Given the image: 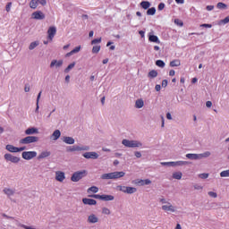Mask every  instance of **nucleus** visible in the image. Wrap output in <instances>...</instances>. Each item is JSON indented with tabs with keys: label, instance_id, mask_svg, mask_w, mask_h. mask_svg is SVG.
I'll return each mask as SVG.
<instances>
[{
	"label": "nucleus",
	"instance_id": "nucleus-1",
	"mask_svg": "<svg viewBox=\"0 0 229 229\" xmlns=\"http://www.w3.org/2000/svg\"><path fill=\"white\" fill-rule=\"evenodd\" d=\"M124 172H112L108 174H103L101 175L102 180H117L119 178H123L124 176Z\"/></svg>",
	"mask_w": 229,
	"mask_h": 229
},
{
	"label": "nucleus",
	"instance_id": "nucleus-2",
	"mask_svg": "<svg viewBox=\"0 0 229 229\" xmlns=\"http://www.w3.org/2000/svg\"><path fill=\"white\" fill-rule=\"evenodd\" d=\"M122 143L126 148H140L142 146V143L137 140H123Z\"/></svg>",
	"mask_w": 229,
	"mask_h": 229
},
{
	"label": "nucleus",
	"instance_id": "nucleus-3",
	"mask_svg": "<svg viewBox=\"0 0 229 229\" xmlns=\"http://www.w3.org/2000/svg\"><path fill=\"white\" fill-rule=\"evenodd\" d=\"M86 175H87L86 170L75 172L72 175L71 180H72V182H80V180H81V178H83Z\"/></svg>",
	"mask_w": 229,
	"mask_h": 229
},
{
	"label": "nucleus",
	"instance_id": "nucleus-4",
	"mask_svg": "<svg viewBox=\"0 0 229 229\" xmlns=\"http://www.w3.org/2000/svg\"><path fill=\"white\" fill-rule=\"evenodd\" d=\"M33 142H38V137L27 136V137L20 140V144H33Z\"/></svg>",
	"mask_w": 229,
	"mask_h": 229
},
{
	"label": "nucleus",
	"instance_id": "nucleus-5",
	"mask_svg": "<svg viewBox=\"0 0 229 229\" xmlns=\"http://www.w3.org/2000/svg\"><path fill=\"white\" fill-rule=\"evenodd\" d=\"M4 158L6 160V162H12L13 164H19V162H21V157L8 153L4 154Z\"/></svg>",
	"mask_w": 229,
	"mask_h": 229
},
{
	"label": "nucleus",
	"instance_id": "nucleus-6",
	"mask_svg": "<svg viewBox=\"0 0 229 229\" xmlns=\"http://www.w3.org/2000/svg\"><path fill=\"white\" fill-rule=\"evenodd\" d=\"M22 158L24 160H31V158H35L37 157V152L36 151H24L21 154Z\"/></svg>",
	"mask_w": 229,
	"mask_h": 229
},
{
	"label": "nucleus",
	"instance_id": "nucleus-7",
	"mask_svg": "<svg viewBox=\"0 0 229 229\" xmlns=\"http://www.w3.org/2000/svg\"><path fill=\"white\" fill-rule=\"evenodd\" d=\"M55 35H56V27L55 26L49 27L47 30V38L49 42H53V39L55 38Z\"/></svg>",
	"mask_w": 229,
	"mask_h": 229
},
{
	"label": "nucleus",
	"instance_id": "nucleus-8",
	"mask_svg": "<svg viewBox=\"0 0 229 229\" xmlns=\"http://www.w3.org/2000/svg\"><path fill=\"white\" fill-rule=\"evenodd\" d=\"M162 210L165 212H176V208L171 202H168L162 206Z\"/></svg>",
	"mask_w": 229,
	"mask_h": 229
},
{
	"label": "nucleus",
	"instance_id": "nucleus-9",
	"mask_svg": "<svg viewBox=\"0 0 229 229\" xmlns=\"http://www.w3.org/2000/svg\"><path fill=\"white\" fill-rule=\"evenodd\" d=\"M32 18L36 19V21H42L46 19V14H44V13L41 11L34 12L32 13Z\"/></svg>",
	"mask_w": 229,
	"mask_h": 229
},
{
	"label": "nucleus",
	"instance_id": "nucleus-10",
	"mask_svg": "<svg viewBox=\"0 0 229 229\" xmlns=\"http://www.w3.org/2000/svg\"><path fill=\"white\" fill-rule=\"evenodd\" d=\"M84 158H91L92 160H96L99 158V155L96 152H86L83 154Z\"/></svg>",
	"mask_w": 229,
	"mask_h": 229
},
{
	"label": "nucleus",
	"instance_id": "nucleus-11",
	"mask_svg": "<svg viewBox=\"0 0 229 229\" xmlns=\"http://www.w3.org/2000/svg\"><path fill=\"white\" fill-rule=\"evenodd\" d=\"M68 151H89V147L72 146L68 148Z\"/></svg>",
	"mask_w": 229,
	"mask_h": 229
},
{
	"label": "nucleus",
	"instance_id": "nucleus-12",
	"mask_svg": "<svg viewBox=\"0 0 229 229\" xmlns=\"http://www.w3.org/2000/svg\"><path fill=\"white\" fill-rule=\"evenodd\" d=\"M55 180L56 182H64V180H65V173L62 172V171H56L55 172Z\"/></svg>",
	"mask_w": 229,
	"mask_h": 229
},
{
	"label": "nucleus",
	"instance_id": "nucleus-13",
	"mask_svg": "<svg viewBox=\"0 0 229 229\" xmlns=\"http://www.w3.org/2000/svg\"><path fill=\"white\" fill-rule=\"evenodd\" d=\"M47 157H51V151L44 150L38 155V160H42V158H47Z\"/></svg>",
	"mask_w": 229,
	"mask_h": 229
},
{
	"label": "nucleus",
	"instance_id": "nucleus-14",
	"mask_svg": "<svg viewBox=\"0 0 229 229\" xmlns=\"http://www.w3.org/2000/svg\"><path fill=\"white\" fill-rule=\"evenodd\" d=\"M82 203H84V205H97L98 201L94 199L84 198L82 199Z\"/></svg>",
	"mask_w": 229,
	"mask_h": 229
},
{
	"label": "nucleus",
	"instance_id": "nucleus-15",
	"mask_svg": "<svg viewBox=\"0 0 229 229\" xmlns=\"http://www.w3.org/2000/svg\"><path fill=\"white\" fill-rule=\"evenodd\" d=\"M98 221H99V218H98V216L94 214L89 215L88 217V223L96 224Z\"/></svg>",
	"mask_w": 229,
	"mask_h": 229
},
{
	"label": "nucleus",
	"instance_id": "nucleus-16",
	"mask_svg": "<svg viewBox=\"0 0 229 229\" xmlns=\"http://www.w3.org/2000/svg\"><path fill=\"white\" fill-rule=\"evenodd\" d=\"M35 133H38V129L35 127L29 128L25 131V135H35Z\"/></svg>",
	"mask_w": 229,
	"mask_h": 229
},
{
	"label": "nucleus",
	"instance_id": "nucleus-17",
	"mask_svg": "<svg viewBox=\"0 0 229 229\" xmlns=\"http://www.w3.org/2000/svg\"><path fill=\"white\" fill-rule=\"evenodd\" d=\"M81 51V47H76L74 49H72L71 52L66 54V57L72 56V55H76V53H80Z\"/></svg>",
	"mask_w": 229,
	"mask_h": 229
},
{
	"label": "nucleus",
	"instance_id": "nucleus-18",
	"mask_svg": "<svg viewBox=\"0 0 229 229\" xmlns=\"http://www.w3.org/2000/svg\"><path fill=\"white\" fill-rule=\"evenodd\" d=\"M64 64V61L60 60V61H57V60H53L50 64V67L53 68L55 67H62V65Z\"/></svg>",
	"mask_w": 229,
	"mask_h": 229
},
{
	"label": "nucleus",
	"instance_id": "nucleus-19",
	"mask_svg": "<svg viewBox=\"0 0 229 229\" xmlns=\"http://www.w3.org/2000/svg\"><path fill=\"white\" fill-rule=\"evenodd\" d=\"M182 65V61L180 59H174L170 62V67H180Z\"/></svg>",
	"mask_w": 229,
	"mask_h": 229
},
{
	"label": "nucleus",
	"instance_id": "nucleus-20",
	"mask_svg": "<svg viewBox=\"0 0 229 229\" xmlns=\"http://www.w3.org/2000/svg\"><path fill=\"white\" fill-rule=\"evenodd\" d=\"M149 42H155L156 44H160V39H158V37L156 35H150L148 37Z\"/></svg>",
	"mask_w": 229,
	"mask_h": 229
},
{
	"label": "nucleus",
	"instance_id": "nucleus-21",
	"mask_svg": "<svg viewBox=\"0 0 229 229\" xmlns=\"http://www.w3.org/2000/svg\"><path fill=\"white\" fill-rule=\"evenodd\" d=\"M186 157L190 160H199V154H187Z\"/></svg>",
	"mask_w": 229,
	"mask_h": 229
},
{
	"label": "nucleus",
	"instance_id": "nucleus-22",
	"mask_svg": "<svg viewBox=\"0 0 229 229\" xmlns=\"http://www.w3.org/2000/svg\"><path fill=\"white\" fill-rule=\"evenodd\" d=\"M5 149L7 151H10V153H17V147H14L13 145H6Z\"/></svg>",
	"mask_w": 229,
	"mask_h": 229
},
{
	"label": "nucleus",
	"instance_id": "nucleus-23",
	"mask_svg": "<svg viewBox=\"0 0 229 229\" xmlns=\"http://www.w3.org/2000/svg\"><path fill=\"white\" fill-rule=\"evenodd\" d=\"M62 135V133L60 132V130H55L53 134H52V137H53V140H58V139H60V136Z\"/></svg>",
	"mask_w": 229,
	"mask_h": 229
},
{
	"label": "nucleus",
	"instance_id": "nucleus-24",
	"mask_svg": "<svg viewBox=\"0 0 229 229\" xmlns=\"http://www.w3.org/2000/svg\"><path fill=\"white\" fill-rule=\"evenodd\" d=\"M140 6H141V8H143V10H148V8H149V6H151V4L148 1H142L140 3Z\"/></svg>",
	"mask_w": 229,
	"mask_h": 229
},
{
	"label": "nucleus",
	"instance_id": "nucleus-25",
	"mask_svg": "<svg viewBox=\"0 0 229 229\" xmlns=\"http://www.w3.org/2000/svg\"><path fill=\"white\" fill-rule=\"evenodd\" d=\"M103 201H114V196L112 195H102Z\"/></svg>",
	"mask_w": 229,
	"mask_h": 229
},
{
	"label": "nucleus",
	"instance_id": "nucleus-26",
	"mask_svg": "<svg viewBox=\"0 0 229 229\" xmlns=\"http://www.w3.org/2000/svg\"><path fill=\"white\" fill-rule=\"evenodd\" d=\"M63 140L65 144H74V140L72 137H64Z\"/></svg>",
	"mask_w": 229,
	"mask_h": 229
},
{
	"label": "nucleus",
	"instance_id": "nucleus-27",
	"mask_svg": "<svg viewBox=\"0 0 229 229\" xmlns=\"http://www.w3.org/2000/svg\"><path fill=\"white\" fill-rule=\"evenodd\" d=\"M135 106L136 108H142V106H144V100L142 99L136 100Z\"/></svg>",
	"mask_w": 229,
	"mask_h": 229
},
{
	"label": "nucleus",
	"instance_id": "nucleus-28",
	"mask_svg": "<svg viewBox=\"0 0 229 229\" xmlns=\"http://www.w3.org/2000/svg\"><path fill=\"white\" fill-rule=\"evenodd\" d=\"M38 6V2L37 0H31L30 3V7L32 8V10H35Z\"/></svg>",
	"mask_w": 229,
	"mask_h": 229
},
{
	"label": "nucleus",
	"instance_id": "nucleus-29",
	"mask_svg": "<svg viewBox=\"0 0 229 229\" xmlns=\"http://www.w3.org/2000/svg\"><path fill=\"white\" fill-rule=\"evenodd\" d=\"M158 76V72L157 70H152L148 72V78H157Z\"/></svg>",
	"mask_w": 229,
	"mask_h": 229
},
{
	"label": "nucleus",
	"instance_id": "nucleus-30",
	"mask_svg": "<svg viewBox=\"0 0 229 229\" xmlns=\"http://www.w3.org/2000/svg\"><path fill=\"white\" fill-rule=\"evenodd\" d=\"M182 172H175L173 174V178H174V180H182Z\"/></svg>",
	"mask_w": 229,
	"mask_h": 229
},
{
	"label": "nucleus",
	"instance_id": "nucleus-31",
	"mask_svg": "<svg viewBox=\"0 0 229 229\" xmlns=\"http://www.w3.org/2000/svg\"><path fill=\"white\" fill-rule=\"evenodd\" d=\"M135 192H137V188L127 186L126 194H133Z\"/></svg>",
	"mask_w": 229,
	"mask_h": 229
},
{
	"label": "nucleus",
	"instance_id": "nucleus-32",
	"mask_svg": "<svg viewBox=\"0 0 229 229\" xmlns=\"http://www.w3.org/2000/svg\"><path fill=\"white\" fill-rule=\"evenodd\" d=\"M156 65L157 67H161V69H164L165 67V63L162 60L156 61Z\"/></svg>",
	"mask_w": 229,
	"mask_h": 229
},
{
	"label": "nucleus",
	"instance_id": "nucleus-33",
	"mask_svg": "<svg viewBox=\"0 0 229 229\" xmlns=\"http://www.w3.org/2000/svg\"><path fill=\"white\" fill-rule=\"evenodd\" d=\"M216 8H218L219 10H225L227 8V5L226 4L223 3V2H219L217 4H216Z\"/></svg>",
	"mask_w": 229,
	"mask_h": 229
},
{
	"label": "nucleus",
	"instance_id": "nucleus-34",
	"mask_svg": "<svg viewBox=\"0 0 229 229\" xmlns=\"http://www.w3.org/2000/svg\"><path fill=\"white\" fill-rule=\"evenodd\" d=\"M138 183H140V185H149V183H151V180L149 179L140 180L138 182Z\"/></svg>",
	"mask_w": 229,
	"mask_h": 229
},
{
	"label": "nucleus",
	"instance_id": "nucleus-35",
	"mask_svg": "<svg viewBox=\"0 0 229 229\" xmlns=\"http://www.w3.org/2000/svg\"><path fill=\"white\" fill-rule=\"evenodd\" d=\"M4 194H6L7 196H13V194H14L13 190L8 189V188H5V189L4 190Z\"/></svg>",
	"mask_w": 229,
	"mask_h": 229
},
{
	"label": "nucleus",
	"instance_id": "nucleus-36",
	"mask_svg": "<svg viewBox=\"0 0 229 229\" xmlns=\"http://www.w3.org/2000/svg\"><path fill=\"white\" fill-rule=\"evenodd\" d=\"M99 191V188H98L97 186H91L90 188L88 189V192H94L96 194V192Z\"/></svg>",
	"mask_w": 229,
	"mask_h": 229
},
{
	"label": "nucleus",
	"instance_id": "nucleus-37",
	"mask_svg": "<svg viewBox=\"0 0 229 229\" xmlns=\"http://www.w3.org/2000/svg\"><path fill=\"white\" fill-rule=\"evenodd\" d=\"M155 13H157V9H155V7L149 8L147 11V15H155Z\"/></svg>",
	"mask_w": 229,
	"mask_h": 229
},
{
	"label": "nucleus",
	"instance_id": "nucleus-38",
	"mask_svg": "<svg viewBox=\"0 0 229 229\" xmlns=\"http://www.w3.org/2000/svg\"><path fill=\"white\" fill-rule=\"evenodd\" d=\"M199 158H208V157H210V151H206L202 154H199Z\"/></svg>",
	"mask_w": 229,
	"mask_h": 229
},
{
	"label": "nucleus",
	"instance_id": "nucleus-39",
	"mask_svg": "<svg viewBox=\"0 0 229 229\" xmlns=\"http://www.w3.org/2000/svg\"><path fill=\"white\" fill-rule=\"evenodd\" d=\"M220 176H221L222 178H226V177H228V176H229V170L222 171V172L220 173Z\"/></svg>",
	"mask_w": 229,
	"mask_h": 229
},
{
	"label": "nucleus",
	"instance_id": "nucleus-40",
	"mask_svg": "<svg viewBox=\"0 0 229 229\" xmlns=\"http://www.w3.org/2000/svg\"><path fill=\"white\" fill-rule=\"evenodd\" d=\"M99 51H101V46L93 47L92 53L98 54Z\"/></svg>",
	"mask_w": 229,
	"mask_h": 229
},
{
	"label": "nucleus",
	"instance_id": "nucleus-41",
	"mask_svg": "<svg viewBox=\"0 0 229 229\" xmlns=\"http://www.w3.org/2000/svg\"><path fill=\"white\" fill-rule=\"evenodd\" d=\"M42 96V91H40L39 93H38V98H37V103H36V105H37V107H36V112H38V101H40V97Z\"/></svg>",
	"mask_w": 229,
	"mask_h": 229
},
{
	"label": "nucleus",
	"instance_id": "nucleus-42",
	"mask_svg": "<svg viewBox=\"0 0 229 229\" xmlns=\"http://www.w3.org/2000/svg\"><path fill=\"white\" fill-rule=\"evenodd\" d=\"M37 46H38V43L37 41L32 42V43H30V47H29V49H30V51H32V49H35V47H37Z\"/></svg>",
	"mask_w": 229,
	"mask_h": 229
},
{
	"label": "nucleus",
	"instance_id": "nucleus-43",
	"mask_svg": "<svg viewBox=\"0 0 229 229\" xmlns=\"http://www.w3.org/2000/svg\"><path fill=\"white\" fill-rule=\"evenodd\" d=\"M74 65H76L75 63H72L71 64H69L66 69L64 70V72H69V71H71V69H73Z\"/></svg>",
	"mask_w": 229,
	"mask_h": 229
},
{
	"label": "nucleus",
	"instance_id": "nucleus-44",
	"mask_svg": "<svg viewBox=\"0 0 229 229\" xmlns=\"http://www.w3.org/2000/svg\"><path fill=\"white\" fill-rule=\"evenodd\" d=\"M102 214H105L106 216H110V209L107 208H103Z\"/></svg>",
	"mask_w": 229,
	"mask_h": 229
},
{
	"label": "nucleus",
	"instance_id": "nucleus-45",
	"mask_svg": "<svg viewBox=\"0 0 229 229\" xmlns=\"http://www.w3.org/2000/svg\"><path fill=\"white\" fill-rule=\"evenodd\" d=\"M189 162L187 161H176V165H187Z\"/></svg>",
	"mask_w": 229,
	"mask_h": 229
},
{
	"label": "nucleus",
	"instance_id": "nucleus-46",
	"mask_svg": "<svg viewBox=\"0 0 229 229\" xmlns=\"http://www.w3.org/2000/svg\"><path fill=\"white\" fill-rule=\"evenodd\" d=\"M91 44L92 45H94V44H101V38L93 39L91 41Z\"/></svg>",
	"mask_w": 229,
	"mask_h": 229
},
{
	"label": "nucleus",
	"instance_id": "nucleus-47",
	"mask_svg": "<svg viewBox=\"0 0 229 229\" xmlns=\"http://www.w3.org/2000/svg\"><path fill=\"white\" fill-rule=\"evenodd\" d=\"M199 178H201L202 180H207V178H208V174H200L199 175Z\"/></svg>",
	"mask_w": 229,
	"mask_h": 229
},
{
	"label": "nucleus",
	"instance_id": "nucleus-48",
	"mask_svg": "<svg viewBox=\"0 0 229 229\" xmlns=\"http://www.w3.org/2000/svg\"><path fill=\"white\" fill-rule=\"evenodd\" d=\"M119 191H121L122 192H125L128 189V186H118Z\"/></svg>",
	"mask_w": 229,
	"mask_h": 229
},
{
	"label": "nucleus",
	"instance_id": "nucleus-49",
	"mask_svg": "<svg viewBox=\"0 0 229 229\" xmlns=\"http://www.w3.org/2000/svg\"><path fill=\"white\" fill-rule=\"evenodd\" d=\"M174 23L177 24V26H183V21H182L180 19H175Z\"/></svg>",
	"mask_w": 229,
	"mask_h": 229
},
{
	"label": "nucleus",
	"instance_id": "nucleus-50",
	"mask_svg": "<svg viewBox=\"0 0 229 229\" xmlns=\"http://www.w3.org/2000/svg\"><path fill=\"white\" fill-rule=\"evenodd\" d=\"M165 8V4L160 3L157 6V10L162 11Z\"/></svg>",
	"mask_w": 229,
	"mask_h": 229
},
{
	"label": "nucleus",
	"instance_id": "nucleus-51",
	"mask_svg": "<svg viewBox=\"0 0 229 229\" xmlns=\"http://www.w3.org/2000/svg\"><path fill=\"white\" fill-rule=\"evenodd\" d=\"M89 198H95V199H102V195H99V194L90 195Z\"/></svg>",
	"mask_w": 229,
	"mask_h": 229
},
{
	"label": "nucleus",
	"instance_id": "nucleus-52",
	"mask_svg": "<svg viewBox=\"0 0 229 229\" xmlns=\"http://www.w3.org/2000/svg\"><path fill=\"white\" fill-rule=\"evenodd\" d=\"M208 196H210L211 198H217V193L214 192V191H208Z\"/></svg>",
	"mask_w": 229,
	"mask_h": 229
},
{
	"label": "nucleus",
	"instance_id": "nucleus-53",
	"mask_svg": "<svg viewBox=\"0 0 229 229\" xmlns=\"http://www.w3.org/2000/svg\"><path fill=\"white\" fill-rule=\"evenodd\" d=\"M221 22H222V24H228V22H229V16H227L224 20H222Z\"/></svg>",
	"mask_w": 229,
	"mask_h": 229
},
{
	"label": "nucleus",
	"instance_id": "nucleus-54",
	"mask_svg": "<svg viewBox=\"0 0 229 229\" xmlns=\"http://www.w3.org/2000/svg\"><path fill=\"white\" fill-rule=\"evenodd\" d=\"M200 28H212V24L203 23L200 25Z\"/></svg>",
	"mask_w": 229,
	"mask_h": 229
},
{
	"label": "nucleus",
	"instance_id": "nucleus-55",
	"mask_svg": "<svg viewBox=\"0 0 229 229\" xmlns=\"http://www.w3.org/2000/svg\"><path fill=\"white\" fill-rule=\"evenodd\" d=\"M159 202H161L162 205H166V203H169V202H167V200H166L165 199H164V198L159 199Z\"/></svg>",
	"mask_w": 229,
	"mask_h": 229
},
{
	"label": "nucleus",
	"instance_id": "nucleus-56",
	"mask_svg": "<svg viewBox=\"0 0 229 229\" xmlns=\"http://www.w3.org/2000/svg\"><path fill=\"white\" fill-rule=\"evenodd\" d=\"M11 8H12V3L10 2L6 4V7H5L6 12H10Z\"/></svg>",
	"mask_w": 229,
	"mask_h": 229
},
{
	"label": "nucleus",
	"instance_id": "nucleus-57",
	"mask_svg": "<svg viewBox=\"0 0 229 229\" xmlns=\"http://www.w3.org/2000/svg\"><path fill=\"white\" fill-rule=\"evenodd\" d=\"M134 155L136 158H140V157H142V154L140 151H136Z\"/></svg>",
	"mask_w": 229,
	"mask_h": 229
},
{
	"label": "nucleus",
	"instance_id": "nucleus-58",
	"mask_svg": "<svg viewBox=\"0 0 229 229\" xmlns=\"http://www.w3.org/2000/svg\"><path fill=\"white\" fill-rule=\"evenodd\" d=\"M206 10H208V12H212V10H214V5H208Z\"/></svg>",
	"mask_w": 229,
	"mask_h": 229
},
{
	"label": "nucleus",
	"instance_id": "nucleus-59",
	"mask_svg": "<svg viewBox=\"0 0 229 229\" xmlns=\"http://www.w3.org/2000/svg\"><path fill=\"white\" fill-rule=\"evenodd\" d=\"M38 3H39V4H42V6H45V4H47L46 0H37Z\"/></svg>",
	"mask_w": 229,
	"mask_h": 229
},
{
	"label": "nucleus",
	"instance_id": "nucleus-60",
	"mask_svg": "<svg viewBox=\"0 0 229 229\" xmlns=\"http://www.w3.org/2000/svg\"><path fill=\"white\" fill-rule=\"evenodd\" d=\"M21 228H24V229H35V228H33L31 226H28L26 225H21Z\"/></svg>",
	"mask_w": 229,
	"mask_h": 229
},
{
	"label": "nucleus",
	"instance_id": "nucleus-61",
	"mask_svg": "<svg viewBox=\"0 0 229 229\" xmlns=\"http://www.w3.org/2000/svg\"><path fill=\"white\" fill-rule=\"evenodd\" d=\"M167 80H163V81H162V87H164V88H165V87H167Z\"/></svg>",
	"mask_w": 229,
	"mask_h": 229
},
{
	"label": "nucleus",
	"instance_id": "nucleus-62",
	"mask_svg": "<svg viewBox=\"0 0 229 229\" xmlns=\"http://www.w3.org/2000/svg\"><path fill=\"white\" fill-rule=\"evenodd\" d=\"M206 106H207L208 108H210V107L212 106V101H207V102H206Z\"/></svg>",
	"mask_w": 229,
	"mask_h": 229
},
{
	"label": "nucleus",
	"instance_id": "nucleus-63",
	"mask_svg": "<svg viewBox=\"0 0 229 229\" xmlns=\"http://www.w3.org/2000/svg\"><path fill=\"white\" fill-rule=\"evenodd\" d=\"M17 153H20V151H24L26 149V147L17 148Z\"/></svg>",
	"mask_w": 229,
	"mask_h": 229
},
{
	"label": "nucleus",
	"instance_id": "nucleus-64",
	"mask_svg": "<svg viewBox=\"0 0 229 229\" xmlns=\"http://www.w3.org/2000/svg\"><path fill=\"white\" fill-rule=\"evenodd\" d=\"M174 74H176V72H174V70H170V72H169V76H174Z\"/></svg>",
	"mask_w": 229,
	"mask_h": 229
}]
</instances>
